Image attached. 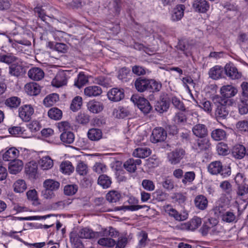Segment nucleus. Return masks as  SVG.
Wrapping results in <instances>:
<instances>
[{"label": "nucleus", "mask_w": 248, "mask_h": 248, "mask_svg": "<svg viewBox=\"0 0 248 248\" xmlns=\"http://www.w3.org/2000/svg\"><path fill=\"white\" fill-rule=\"evenodd\" d=\"M211 99L215 106L214 113L217 119L222 120L226 119L229 115V110L222 102L220 95H214L212 97Z\"/></svg>", "instance_id": "1"}, {"label": "nucleus", "mask_w": 248, "mask_h": 248, "mask_svg": "<svg viewBox=\"0 0 248 248\" xmlns=\"http://www.w3.org/2000/svg\"><path fill=\"white\" fill-rule=\"evenodd\" d=\"M208 170L213 175L220 174L224 177L229 176L231 174L230 167H223L222 163L219 161H213L208 166Z\"/></svg>", "instance_id": "2"}, {"label": "nucleus", "mask_w": 248, "mask_h": 248, "mask_svg": "<svg viewBox=\"0 0 248 248\" xmlns=\"http://www.w3.org/2000/svg\"><path fill=\"white\" fill-rule=\"evenodd\" d=\"M241 88L242 95L238 104V108L241 114H245L248 112V83L243 82Z\"/></svg>", "instance_id": "3"}, {"label": "nucleus", "mask_w": 248, "mask_h": 248, "mask_svg": "<svg viewBox=\"0 0 248 248\" xmlns=\"http://www.w3.org/2000/svg\"><path fill=\"white\" fill-rule=\"evenodd\" d=\"M131 101L135 104H137L139 108L145 114L149 113L152 109V107L146 99L138 96L133 95Z\"/></svg>", "instance_id": "4"}, {"label": "nucleus", "mask_w": 248, "mask_h": 248, "mask_svg": "<svg viewBox=\"0 0 248 248\" xmlns=\"http://www.w3.org/2000/svg\"><path fill=\"white\" fill-rule=\"evenodd\" d=\"M218 223V220L215 218L211 217L208 218L206 221H204L200 229V232L203 236L206 235L211 230L213 234L216 233Z\"/></svg>", "instance_id": "5"}, {"label": "nucleus", "mask_w": 248, "mask_h": 248, "mask_svg": "<svg viewBox=\"0 0 248 248\" xmlns=\"http://www.w3.org/2000/svg\"><path fill=\"white\" fill-rule=\"evenodd\" d=\"M26 73V68L22 62L17 60L9 67V74L16 78L23 76Z\"/></svg>", "instance_id": "6"}, {"label": "nucleus", "mask_w": 248, "mask_h": 248, "mask_svg": "<svg viewBox=\"0 0 248 248\" xmlns=\"http://www.w3.org/2000/svg\"><path fill=\"white\" fill-rule=\"evenodd\" d=\"M193 149L197 153L209 151L211 148V143L207 138H202L197 140L193 143Z\"/></svg>", "instance_id": "7"}, {"label": "nucleus", "mask_w": 248, "mask_h": 248, "mask_svg": "<svg viewBox=\"0 0 248 248\" xmlns=\"http://www.w3.org/2000/svg\"><path fill=\"white\" fill-rule=\"evenodd\" d=\"M185 154L186 152L183 148H177L168 153V158L169 161L171 164H177L184 157Z\"/></svg>", "instance_id": "8"}, {"label": "nucleus", "mask_w": 248, "mask_h": 248, "mask_svg": "<svg viewBox=\"0 0 248 248\" xmlns=\"http://www.w3.org/2000/svg\"><path fill=\"white\" fill-rule=\"evenodd\" d=\"M34 113V109L31 105H25L18 109L19 117L24 122H29Z\"/></svg>", "instance_id": "9"}, {"label": "nucleus", "mask_w": 248, "mask_h": 248, "mask_svg": "<svg viewBox=\"0 0 248 248\" xmlns=\"http://www.w3.org/2000/svg\"><path fill=\"white\" fill-rule=\"evenodd\" d=\"M167 135L163 128L156 127L153 130L150 140L153 143L161 142L166 139Z\"/></svg>", "instance_id": "10"}, {"label": "nucleus", "mask_w": 248, "mask_h": 248, "mask_svg": "<svg viewBox=\"0 0 248 248\" xmlns=\"http://www.w3.org/2000/svg\"><path fill=\"white\" fill-rule=\"evenodd\" d=\"M226 75L232 79H237L241 78L242 74L239 72L237 68L232 63H227L224 67Z\"/></svg>", "instance_id": "11"}, {"label": "nucleus", "mask_w": 248, "mask_h": 248, "mask_svg": "<svg viewBox=\"0 0 248 248\" xmlns=\"http://www.w3.org/2000/svg\"><path fill=\"white\" fill-rule=\"evenodd\" d=\"M78 236L81 239H92L99 237L100 233L97 232H94L88 227L80 229L78 232Z\"/></svg>", "instance_id": "12"}, {"label": "nucleus", "mask_w": 248, "mask_h": 248, "mask_svg": "<svg viewBox=\"0 0 248 248\" xmlns=\"http://www.w3.org/2000/svg\"><path fill=\"white\" fill-rule=\"evenodd\" d=\"M107 95L110 100L118 102L124 98V93L123 89L114 88L108 93Z\"/></svg>", "instance_id": "13"}, {"label": "nucleus", "mask_w": 248, "mask_h": 248, "mask_svg": "<svg viewBox=\"0 0 248 248\" xmlns=\"http://www.w3.org/2000/svg\"><path fill=\"white\" fill-rule=\"evenodd\" d=\"M237 89L232 85H224L220 89V93L221 95H220V97L232 98L234 96L237 94Z\"/></svg>", "instance_id": "14"}, {"label": "nucleus", "mask_w": 248, "mask_h": 248, "mask_svg": "<svg viewBox=\"0 0 248 248\" xmlns=\"http://www.w3.org/2000/svg\"><path fill=\"white\" fill-rule=\"evenodd\" d=\"M67 78L66 73L64 71L59 72L52 80L51 84L53 86L59 88L67 84Z\"/></svg>", "instance_id": "15"}, {"label": "nucleus", "mask_w": 248, "mask_h": 248, "mask_svg": "<svg viewBox=\"0 0 248 248\" xmlns=\"http://www.w3.org/2000/svg\"><path fill=\"white\" fill-rule=\"evenodd\" d=\"M165 212L168 214L170 217H173L176 220L183 221L186 220L188 217V215L186 214L182 215L179 212L173 208L170 205H167L165 206Z\"/></svg>", "instance_id": "16"}, {"label": "nucleus", "mask_w": 248, "mask_h": 248, "mask_svg": "<svg viewBox=\"0 0 248 248\" xmlns=\"http://www.w3.org/2000/svg\"><path fill=\"white\" fill-rule=\"evenodd\" d=\"M202 224V219L198 217H194L189 221L182 225V228L189 231H194Z\"/></svg>", "instance_id": "17"}, {"label": "nucleus", "mask_w": 248, "mask_h": 248, "mask_svg": "<svg viewBox=\"0 0 248 248\" xmlns=\"http://www.w3.org/2000/svg\"><path fill=\"white\" fill-rule=\"evenodd\" d=\"M219 216L221 220L226 223H233L237 221L236 216L232 210L222 211H219Z\"/></svg>", "instance_id": "18"}, {"label": "nucleus", "mask_w": 248, "mask_h": 248, "mask_svg": "<svg viewBox=\"0 0 248 248\" xmlns=\"http://www.w3.org/2000/svg\"><path fill=\"white\" fill-rule=\"evenodd\" d=\"M192 6L195 11L202 13H206L210 8L209 4L206 0H195Z\"/></svg>", "instance_id": "19"}, {"label": "nucleus", "mask_w": 248, "mask_h": 248, "mask_svg": "<svg viewBox=\"0 0 248 248\" xmlns=\"http://www.w3.org/2000/svg\"><path fill=\"white\" fill-rule=\"evenodd\" d=\"M19 155V151L15 147L9 148L2 155L3 160L5 161H12L16 159Z\"/></svg>", "instance_id": "20"}, {"label": "nucleus", "mask_w": 248, "mask_h": 248, "mask_svg": "<svg viewBox=\"0 0 248 248\" xmlns=\"http://www.w3.org/2000/svg\"><path fill=\"white\" fill-rule=\"evenodd\" d=\"M23 162L21 160L16 159L9 163L8 169L11 174H16L19 172L23 169Z\"/></svg>", "instance_id": "21"}, {"label": "nucleus", "mask_w": 248, "mask_h": 248, "mask_svg": "<svg viewBox=\"0 0 248 248\" xmlns=\"http://www.w3.org/2000/svg\"><path fill=\"white\" fill-rule=\"evenodd\" d=\"M193 134L197 137L202 138L208 135V130L205 125L197 124L192 129Z\"/></svg>", "instance_id": "22"}, {"label": "nucleus", "mask_w": 248, "mask_h": 248, "mask_svg": "<svg viewBox=\"0 0 248 248\" xmlns=\"http://www.w3.org/2000/svg\"><path fill=\"white\" fill-rule=\"evenodd\" d=\"M170 107L169 100L166 96L160 98L155 106V110L159 113L167 111Z\"/></svg>", "instance_id": "23"}, {"label": "nucleus", "mask_w": 248, "mask_h": 248, "mask_svg": "<svg viewBox=\"0 0 248 248\" xmlns=\"http://www.w3.org/2000/svg\"><path fill=\"white\" fill-rule=\"evenodd\" d=\"M185 7L184 5L180 4L176 6L171 12V19L173 21L180 20L184 16Z\"/></svg>", "instance_id": "24"}, {"label": "nucleus", "mask_w": 248, "mask_h": 248, "mask_svg": "<svg viewBox=\"0 0 248 248\" xmlns=\"http://www.w3.org/2000/svg\"><path fill=\"white\" fill-rule=\"evenodd\" d=\"M149 79L139 78L135 81V86L139 92H143L149 89Z\"/></svg>", "instance_id": "25"}, {"label": "nucleus", "mask_w": 248, "mask_h": 248, "mask_svg": "<svg viewBox=\"0 0 248 248\" xmlns=\"http://www.w3.org/2000/svg\"><path fill=\"white\" fill-rule=\"evenodd\" d=\"M29 77L34 80H40L44 77V72L40 68L33 67L28 72Z\"/></svg>", "instance_id": "26"}, {"label": "nucleus", "mask_w": 248, "mask_h": 248, "mask_svg": "<svg viewBox=\"0 0 248 248\" xmlns=\"http://www.w3.org/2000/svg\"><path fill=\"white\" fill-rule=\"evenodd\" d=\"M87 106L88 110L93 113H98L104 108L103 103L95 100L89 101Z\"/></svg>", "instance_id": "27"}, {"label": "nucleus", "mask_w": 248, "mask_h": 248, "mask_svg": "<svg viewBox=\"0 0 248 248\" xmlns=\"http://www.w3.org/2000/svg\"><path fill=\"white\" fill-rule=\"evenodd\" d=\"M25 92L30 95L36 96L41 91L40 86L35 82H30L25 86Z\"/></svg>", "instance_id": "28"}, {"label": "nucleus", "mask_w": 248, "mask_h": 248, "mask_svg": "<svg viewBox=\"0 0 248 248\" xmlns=\"http://www.w3.org/2000/svg\"><path fill=\"white\" fill-rule=\"evenodd\" d=\"M246 149L242 145L236 144L232 149V154L235 159H241L245 156Z\"/></svg>", "instance_id": "29"}, {"label": "nucleus", "mask_w": 248, "mask_h": 248, "mask_svg": "<svg viewBox=\"0 0 248 248\" xmlns=\"http://www.w3.org/2000/svg\"><path fill=\"white\" fill-rule=\"evenodd\" d=\"M84 94L88 97L99 96L102 93L101 88L98 86H90L84 89Z\"/></svg>", "instance_id": "30"}, {"label": "nucleus", "mask_w": 248, "mask_h": 248, "mask_svg": "<svg viewBox=\"0 0 248 248\" xmlns=\"http://www.w3.org/2000/svg\"><path fill=\"white\" fill-rule=\"evenodd\" d=\"M208 203L207 198L202 195L197 196L194 200L195 207L201 210H204L207 207Z\"/></svg>", "instance_id": "31"}, {"label": "nucleus", "mask_w": 248, "mask_h": 248, "mask_svg": "<svg viewBox=\"0 0 248 248\" xmlns=\"http://www.w3.org/2000/svg\"><path fill=\"white\" fill-rule=\"evenodd\" d=\"M39 164L42 170H47L53 167V161L49 156H45L40 159Z\"/></svg>", "instance_id": "32"}, {"label": "nucleus", "mask_w": 248, "mask_h": 248, "mask_svg": "<svg viewBox=\"0 0 248 248\" xmlns=\"http://www.w3.org/2000/svg\"><path fill=\"white\" fill-rule=\"evenodd\" d=\"M60 183L53 179H46L43 182V186L44 188L53 191L58 190L60 187Z\"/></svg>", "instance_id": "33"}, {"label": "nucleus", "mask_w": 248, "mask_h": 248, "mask_svg": "<svg viewBox=\"0 0 248 248\" xmlns=\"http://www.w3.org/2000/svg\"><path fill=\"white\" fill-rule=\"evenodd\" d=\"M17 60L18 58L12 53L0 54V62L11 65Z\"/></svg>", "instance_id": "34"}, {"label": "nucleus", "mask_w": 248, "mask_h": 248, "mask_svg": "<svg viewBox=\"0 0 248 248\" xmlns=\"http://www.w3.org/2000/svg\"><path fill=\"white\" fill-rule=\"evenodd\" d=\"M150 154L151 150L150 149L146 147H139L134 151L133 155L135 157L139 158H145L148 156Z\"/></svg>", "instance_id": "35"}, {"label": "nucleus", "mask_w": 248, "mask_h": 248, "mask_svg": "<svg viewBox=\"0 0 248 248\" xmlns=\"http://www.w3.org/2000/svg\"><path fill=\"white\" fill-rule=\"evenodd\" d=\"M223 68L218 65H216L210 69L209 72V77L214 79H217L221 77Z\"/></svg>", "instance_id": "36"}, {"label": "nucleus", "mask_w": 248, "mask_h": 248, "mask_svg": "<svg viewBox=\"0 0 248 248\" xmlns=\"http://www.w3.org/2000/svg\"><path fill=\"white\" fill-rule=\"evenodd\" d=\"M78 234L71 232L70 235V240L73 248H83L84 246Z\"/></svg>", "instance_id": "37"}, {"label": "nucleus", "mask_w": 248, "mask_h": 248, "mask_svg": "<svg viewBox=\"0 0 248 248\" xmlns=\"http://www.w3.org/2000/svg\"><path fill=\"white\" fill-rule=\"evenodd\" d=\"M61 140L65 144H71L75 140V136L73 132L70 131L62 132L60 136Z\"/></svg>", "instance_id": "38"}, {"label": "nucleus", "mask_w": 248, "mask_h": 248, "mask_svg": "<svg viewBox=\"0 0 248 248\" xmlns=\"http://www.w3.org/2000/svg\"><path fill=\"white\" fill-rule=\"evenodd\" d=\"M88 137L91 140L97 141L101 139L102 133L99 129L92 128L89 130Z\"/></svg>", "instance_id": "39"}, {"label": "nucleus", "mask_w": 248, "mask_h": 248, "mask_svg": "<svg viewBox=\"0 0 248 248\" xmlns=\"http://www.w3.org/2000/svg\"><path fill=\"white\" fill-rule=\"evenodd\" d=\"M212 138L216 141L224 140L226 136V132L222 129H216L211 132Z\"/></svg>", "instance_id": "40"}, {"label": "nucleus", "mask_w": 248, "mask_h": 248, "mask_svg": "<svg viewBox=\"0 0 248 248\" xmlns=\"http://www.w3.org/2000/svg\"><path fill=\"white\" fill-rule=\"evenodd\" d=\"M13 187L15 192L22 193L27 189V185L24 180L18 179L14 183Z\"/></svg>", "instance_id": "41"}, {"label": "nucleus", "mask_w": 248, "mask_h": 248, "mask_svg": "<svg viewBox=\"0 0 248 248\" xmlns=\"http://www.w3.org/2000/svg\"><path fill=\"white\" fill-rule=\"evenodd\" d=\"M98 184L103 188H107L110 186L111 180L110 177L107 175L102 174L98 177Z\"/></svg>", "instance_id": "42"}, {"label": "nucleus", "mask_w": 248, "mask_h": 248, "mask_svg": "<svg viewBox=\"0 0 248 248\" xmlns=\"http://www.w3.org/2000/svg\"><path fill=\"white\" fill-rule=\"evenodd\" d=\"M21 103V99L18 97L13 96L7 98L5 102V104L10 108H17Z\"/></svg>", "instance_id": "43"}, {"label": "nucleus", "mask_w": 248, "mask_h": 248, "mask_svg": "<svg viewBox=\"0 0 248 248\" xmlns=\"http://www.w3.org/2000/svg\"><path fill=\"white\" fill-rule=\"evenodd\" d=\"M48 116L51 119L59 120L62 118V113L60 109L57 108H52L48 110Z\"/></svg>", "instance_id": "44"}, {"label": "nucleus", "mask_w": 248, "mask_h": 248, "mask_svg": "<svg viewBox=\"0 0 248 248\" xmlns=\"http://www.w3.org/2000/svg\"><path fill=\"white\" fill-rule=\"evenodd\" d=\"M59 99V96L56 93H52L46 96L43 101V103L47 107L54 105Z\"/></svg>", "instance_id": "45"}, {"label": "nucleus", "mask_w": 248, "mask_h": 248, "mask_svg": "<svg viewBox=\"0 0 248 248\" xmlns=\"http://www.w3.org/2000/svg\"><path fill=\"white\" fill-rule=\"evenodd\" d=\"M94 82L102 86L107 87L110 85L111 81L110 78L106 76H99L94 79Z\"/></svg>", "instance_id": "46"}, {"label": "nucleus", "mask_w": 248, "mask_h": 248, "mask_svg": "<svg viewBox=\"0 0 248 248\" xmlns=\"http://www.w3.org/2000/svg\"><path fill=\"white\" fill-rule=\"evenodd\" d=\"M109 8L115 16L118 15L121 9V0H114L109 3Z\"/></svg>", "instance_id": "47"}, {"label": "nucleus", "mask_w": 248, "mask_h": 248, "mask_svg": "<svg viewBox=\"0 0 248 248\" xmlns=\"http://www.w3.org/2000/svg\"><path fill=\"white\" fill-rule=\"evenodd\" d=\"M121 197L120 192L115 190L110 191L106 195V199L109 202H116Z\"/></svg>", "instance_id": "48"}, {"label": "nucleus", "mask_w": 248, "mask_h": 248, "mask_svg": "<svg viewBox=\"0 0 248 248\" xmlns=\"http://www.w3.org/2000/svg\"><path fill=\"white\" fill-rule=\"evenodd\" d=\"M219 187L222 191L227 195H231L232 192V185L227 180L220 182Z\"/></svg>", "instance_id": "49"}, {"label": "nucleus", "mask_w": 248, "mask_h": 248, "mask_svg": "<svg viewBox=\"0 0 248 248\" xmlns=\"http://www.w3.org/2000/svg\"><path fill=\"white\" fill-rule=\"evenodd\" d=\"M28 199L32 202L34 205H37L39 204L37 192L35 189H30L26 193Z\"/></svg>", "instance_id": "50"}, {"label": "nucleus", "mask_w": 248, "mask_h": 248, "mask_svg": "<svg viewBox=\"0 0 248 248\" xmlns=\"http://www.w3.org/2000/svg\"><path fill=\"white\" fill-rule=\"evenodd\" d=\"M88 81L87 77L82 72L78 75L77 78L75 81L74 85L80 89Z\"/></svg>", "instance_id": "51"}, {"label": "nucleus", "mask_w": 248, "mask_h": 248, "mask_svg": "<svg viewBox=\"0 0 248 248\" xmlns=\"http://www.w3.org/2000/svg\"><path fill=\"white\" fill-rule=\"evenodd\" d=\"M82 104V99L81 97L77 96L72 100L70 108L73 111H77L80 108Z\"/></svg>", "instance_id": "52"}, {"label": "nucleus", "mask_w": 248, "mask_h": 248, "mask_svg": "<svg viewBox=\"0 0 248 248\" xmlns=\"http://www.w3.org/2000/svg\"><path fill=\"white\" fill-rule=\"evenodd\" d=\"M60 168L62 173L68 174H70L74 170V168L71 163L69 161L62 162L61 164Z\"/></svg>", "instance_id": "53"}, {"label": "nucleus", "mask_w": 248, "mask_h": 248, "mask_svg": "<svg viewBox=\"0 0 248 248\" xmlns=\"http://www.w3.org/2000/svg\"><path fill=\"white\" fill-rule=\"evenodd\" d=\"M34 11L38 17L46 23L47 22V18H50V16L46 14L45 10L42 8V7H36L34 9Z\"/></svg>", "instance_id": "54"}, {"label": "nucleus", "mask_w": 248, "mask_h": 248, "mask_svg": "<svg viewBox=\"0 0 248 248\" xmlns=\"http://www.w3.org/2000/svg\"><path fill=\"white\" fill-rule=\"evenodd\" d=\"M76 171L80 175H85L88 171L87 165L83 161L78 162L77 167Z\"/></svg>", "instance_id": "55"}, {"label": "nucleus", "mask_w": 248, "mask_h": 248, "mask_svg": "<svg viewBox=\"0 0 248 248\" xmlns=\"http://www.w3.org/2000/svg\"><path fill=\"white\" fill-rule=\"evenodd\" d=\"M162 186L166 190L171 191L174 187V182L172 179L166 177L162 182Z\"/></svg>", "instance_id": "56"}, {"label": "nucleus", "mask_w": 248, "mask_h": 248, "mask_svg": "<svg viewBox=\"0 0 248 248\" xmlns=\"http://www.w3.org/2000/svg\"><path fill=\"white\" fill-rule=\"evenodd\" d=\"M78 186L76 185H67L64 187V193L67 196H72L76 193Z\"/></svg>", "instance_id": "57"}, {"label": "nucleus", "mask_w": 248, "mask_h": 248, "mask_svg": "<svg viewBox=\"0 0 248 248\" xmlns=\"http://www.w3.org/2000/svg\"><path fill=\"white\" fill-rule=\"evenodd\" d=\"M98 243L101 246L108 247H112L115 245L116 241L112 238L104 237L100 238Z\"/></svg>", "instance_id": "58"}, {"label": "nucleus", "mask_w": 248, "mask_h": 248, "mask_svg": "<svg viewBox=\"0 0 248 248\" xmlns=\"http://www.w3.org/2000/svg\"><path fill=\"white\" fill-rule=\"evenodd\" d=\"M248 194V185H241L237 186L236 189L237 196L243 198Z\"/></svg>", "instance_id": "59"}, {"label": "nucleus", "mask_w": 248, "mask_h": 248, "mask_svg": "<svg viewBox=\"0 0 248 248\" xmlns=\"http://www.w3.org/2000/svg\"><path fill=\"white\" fill-rule=\"evenodd\" d=\"M149 89L150 92H158L162 88V84L154 79H149Z\"/></svg>", "instance_id": "60"}, {"label": "nucleus", "mask_w": 248, "mask_h": 248, "mask_svg": "<svg viewBox=\"0 0 248 248\" xmlns=\"http://www.w3.org/2000/svg\"><path fill=\"white\" fill-rule=\"evenodd\" d=\"M195 178V173L194 171H187L184 174L182 182L184 185H186L187 183L193 182Z\"/></svg>", "instance_id": "61"}, {"label": "nucleus", "mask_w": 248, "mask_h": 248, "mask_svg": "<svg viewBox=\"0 0 248 248\" xmlns=\"http://www.w3.org/2000/svg\"><path fill=\"white\" fill-rule=\"evenodd\" d=\"M173 121L175 124H183L186 121V116L185 114L182 112H177L173 118Z\"/></svg>", "instance_id": "62"}, {"label": "nucleus", "mask_w": 248, "mask_h": 248, "mask_svg": "<svg viewBox=\"0 0 248 248\" xmlns=\"http://www.w3.org/2000/svg\"><path fill=\"white\" fill-rule=\"evenodd\" d=\"M94 171L98 174L106 172L107 167L105 164L101 162H96L93 167Z\"/></svg>", "instance_id": "63"}, {"label": "nucleus", "mask_w": 248, "mask_h": 248, "mask_svg": "<svg viewBox=\"0 0 248 248\" xmlns=\"http://www.w3.org/2000/svg\"><path fill=\"white\" fill-rule=\"evenodd\" d=\"M124 168L130 172H134L137 170V167L134 164L133 159L127 160L124 164Z\"/></svg>", "instance_id": "64"}]
</instances>
